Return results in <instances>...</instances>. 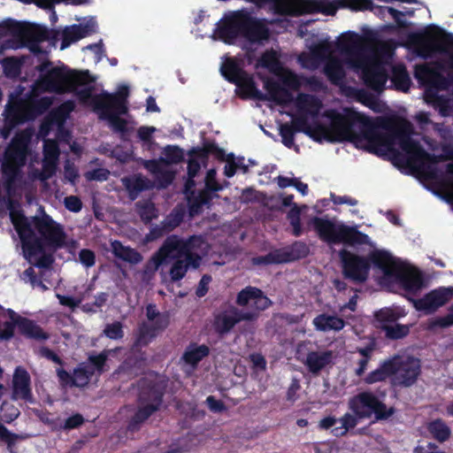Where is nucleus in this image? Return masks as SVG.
<instances>
[{
	"label": "nucleus",
	"mask_w": 453,
	"mask_h": 453,
	"mask_svg": "<svg viewBox=\"0 0 453 453\" xmlns=\"http://www.w3.org/2000/svg\"><path fill=\"white\" fill-rule=\"evenodd\" d=\"M217 172L214 168L210 169L205 176V188L210 192H218L222 189L221 185L216 179Z\"/></svg>",
	"instance_id": "obj_61"
},
{
	"label": "nucleus",
	"mask_w": 453,
	"mask_h": 453,
	"mask_svg": "<svg viewBox=\"0 0 453 453\" xmlns=\"http://www.w3.org/2000/svg\"><path fill=\"white\" fill-rule=\"evenodd\" d=\"M358 418L355 414L352 415L349 412L345 413L341 418V426H335L332 429V434L336 437L345 436L349 429L354 428L357 423Z\"/></svg>",
	"instance_id": "obj_51"
},
{
	"label": "nucleus",
	"mask_w": 453,
	"mask_h": 453,
	"mask_svg": "<svg viewBox=\"0 0 453 453\" xmlns=\"http://www.w3.org/2000/svg\"><path fill=\"white\" fill-rule=\"evenodd\" d=\"M49 60L36 66L40 73L37 81L43 91L58 95L73 93L81 86H88L96 81L88 70H73L65 65L51 66Z\"/></svg>",
	"instance_id": "obj_5"
},
{
	"label": "nucleus",
	"mask_w": 453,
	"mask_h": 453,
	"mask_svg": "<svg viewBox=\"0 0 453 453\" xmlns=\"http://www.w3.org/2000/svg\"><path fill=\"white\" fill-rule=\"evenodd\" d=\"M167 327L165 318H161L152 324L142 322L139 325L133 348L145 347L157 337L159 332Z\"/></svg>",
	"instance_id": "obj_26"
},
{
	"label": "nucleus",
	"mask_w": 453,
	"mask_h": 453,
	"mask_svg": "<svg viewBox=\"0 0 453 453\" xmlns=\"http://www.w3.org/2000/svg\"><path fill=\"white\" fill-rule=\"evenodd\" d=\"M47 27L26 21L7 19L0 22V38L12 35L26 42H45Z\"/></svg>",
	"instance_id": "obj_12"
},
{
	"label": "nucleus",
	"mask_w": 453,
	"mask_h": 453,
	"mask_svg": "<svg viewBox=\"0 0 453 453\" xmlns=\"http://www.w3.org/2000/svg\"><path fill=\"white\" fill-rule=\"evenodd\" d=\"M220 72L227 81L236 85L250 96L261 101L271 100L279 105L292 103L294 96L288 88L298 90L302 86V77L293 72H288L282 77L281 81L285 87L271 77L263 76L261 80L267 95L264 94L257 88L252 76L233 58L226 59Z\"/></svg>",
	"instance_id": "obj_3"
},
{
	"label": "nucleus",
	"mask_w": 453,
	"mask_h": 453,
	"mask_svg": "<svg viewBox=\"0 0 453 453\" xmlns=\"http://www.w3.org/2000/svg\"><path fill=\"white\" fill-rule=\"evenodd\" d=\"M305 4V14L323 13L333 16L339 9H348L352 12L372 10V0H302Z\"/></svg>",
	"instance_id": "obj_11"
},
{
	"label": "nucleus",
	"mask_w": 453,
	"mask_h": 453,
	"mask_svg": "<svg viewBox=\"0 0 453 453\" xmlns=\"http://www.w3.org/2000/svg\"><path fill=\"white\" fill-rule=\"evenodd\" d=\"M1 64L6 77L16 78L21 73L23 61L16 57H7L1 60Z\"/></svg>",
	"instance_id": "obj_50"
},
{
	"label": "nucleus",
	"mask_w": 453,
	"mask_h": 453,
	"mask_svg": "<svg viewBox=\"0 0 453 453\" xmlns=\"http://www.w3.org/2000/svg\"><path fill=\"white\" fill-rule=\"evenodd\" d=\"M250 302H253L256 310L253 311L257 315L259 311L268 309L273 304L271 299L260 288L252 286L242 288L235 300V303L242 307L248 305Z\"/></svg>",
	"instance_id": "obj_25"
},
{
	"label": "nucleus",
	"mask_w": 453,
	"mask_h": 453,
	"mask_svg": "<svg viewBox=\"0 0 453 453\" xmlns=\"http://www.w3.org/2000/svg\"><path fill=\"white\" fill-rule=\"evenodd\" d=\"M374 263L386 278H393L408 294L416 295L424 287V277L420 271L407 269L389 252L375 253Z\"/></svg>",
	"instance_id": "obj_7"
},
{
	"label": "nucleus",
	"mask_w": 453,
	"mask_h": 453,
	"mask_svg": "<svg viewBox=\"0 0 453 453\" xmlns=\"http://www.w3.org/2000/svg\"><path fill=\"white\" fill-rule=\"evenodd\" d=\"M257 314L254 311H243L232 306L228 310L214 315L212 326L215 333L223 337L229 334L238 323L251 321L257 319Z\"/></svg>",
	"instance_id": "obj_17"
},
{
	"label": "nucleus",
	"mask_w": 453,
	"mask_h": 453,
	"mask_svg": "<svg viewBox=\"0 0 453 453\" xmlns=\"http://www.w3.org/2000/svg\"><path fill=\"white\" fill-rule=\"evenodd\" d=\"M93 376V371L83 365V362L80 363L73 370L74 387L87 386Z\"/></svg>",
	"instance_id": "obj_53"
},
{
	"label": "nucleus",
	"mask_w": 453,
	"mask_h": 453,
	"mask_svg": "<svg viewBox=\"0 0 453 453\" xmlns=\"http://www.w3.org/2000/svg\"><path fill=\"white\" fill-rule=\"evenodd\" d=\"M309 254V247L303 242H295L292 245L275 249L266 255L254 257L251 262L254 265H269L287 264L304 258Z\"/></svg>",
	"instance_id": "obj_14"
},
{
	"label": "nucleus",
	"mask_w": 453,
	"mask_h": 453,
	"mask_svg": "<svg viewBox=\"0 0 453 453\" xmlns=\"http://www.w3.org/2000/svg\"><path fill=\"white\" fill-rule=\"evenodd\" d=\"M119 349H104L98 354H89L87 360L83 362L89 370L93 371V375L101 376L109 370L107 364L109 356L115 353Z\"/></svg>",
	"instance_id": "obj_33"
},
{
	"label": "nucleus",
	"mask_w": 453,
	"mask_h": 453,
	"mask_svg": "<svg viewBox=\"0 0 453 453\" xmlns=\"http://www.w3.org/2000/svg\"><path fill=\"white\" fill-rule=\"evenodd\" d=\"M3 115L4 119L17 127L30 120L26 101L21 98L12 97L6 104Z\"/></svg>",
	"instance_id": "obj_28"
},
{
	"label": "nucleus",
	"mask_w": 453,
	"mask_h": 453,
	"mask_svg": "<svg viewBox=\"0 0 453 453\" xmlns=\"http://www.w3.org/2000/svg\"><path fill=\"white\" fill-rule=\"evenodd\" d=\"M273 23V20L259 19L246 10H239L222 19L218 23L214 35L226 44H234L239 37L251 43H261L269 40L271 31L268 25Z\"/></svg>",
	"instance_id": "obj_4"
},
{
	"label": "nucleus",
	"mask_w": 453,
	"mask_h": 453,
	"mask_svg": "<svg viewBox=\"0 0 453 453\" xmlns=\"http://www.w3.org/2000/svg\"><path fill=\"white\" fill-rule=\"evenodd\" d=\"M121 180L132 201L135 200L141 192L151 188L150 181L142 175L125 177Z\"/></svg>",
	"instance_id": "obj_37"
},
{
	"label": "nucleus",
	"mask_w": 453,
	"mask_h": 453,
	"mask_svg": "<svg viewBox=\"0 0 453 453\" xmlns=\"http://www.w3.org/2000/svg\"><path fill=\"white\" fill-rule=\"evenodd\" d=\"M104 335L111 340H119L124 337V331L122 323L115 321L111 324H107L104 329Z\"/></svg>",
	"instance_id": "obj_59"
},
{
	"label": "nucleus",
	"mask_w": 453,
	"mask_h": 453,
	"mask_svg": "<svg viewBox=\"0 0 453 453\" xmlns=\"http://www.w3.org/2000/svg\"><path fill=\"white\" fill-rule=\"evenodd\" d=\"M135 207L137 214L145 225L150 224L158 217V210L150 200L137 202Z\"/></svg>",
	"instance_id": "obj_47"
},
{
	"label": "nucleus",
	"mask_w": 453,
	"mask_h": 453,
	"mask_svg": "<svg viewBox=\"0 0 453 453\" xmlns=\"http://www.w3.org/2000/svg\"><path fill=\"white\" fill-rule=\"evenodd\" d=\"M310 224L321 241L327 244L343 243L348 246L368 244L369 236L359 231L357 226H351L343 223L320 217H313Z\"/></svg>",
	"instance_id": "obj_6"
},
{
	"label": "nucleus",
	"mask_w": 453,
	"mask_h": 453,
	"mask_svg": "<svg viewBox=\"0 0 453 453\" xmlns=\"http://www.w3.org/2000/svg\"><path fill=\"white\" fill-rule=\"evenodd\" d=\"M325 115L330 119L331 129L338 135V140L354 141L362 138L373 145L387 146L396 139L405 153L397 155L399 160L429 179L435 177V165L453 158L452 149L445 148L446 155L427 152L419 142L411 137L412 126L403 119H380L378 126L389 133L380 134L376 131V125L369 117L353 110L346 109L344 113L330 110Z\"/></svg>",
	"instance_id": "obj_1"
},
{
	"label": "nucleus",
	"mask_w": 453,
	"mask_h": 453,
	"mask_svg": "<svg viewBox=\"0 0 453 453\" xmlns=\"http://www.w3.org/2000/svg\"><path fill=\"white\" fill-rule=\"evenodd\" d=\"M370 11L381 19H384L387 13L390 14L395 22V25L389 24L387 26L390 30H395L396 28H407L410 25L409 22L403 19L404 13L393 7L380 6L373 4V7Z\"/></svg>",
	"instance_id": "obj_35"
},
{
	"label": "nucleus",
	"mask_w": 453,
	"mask_h": 453,
	"mask_svg": "<svg viewBox=\"0 0 453 453\" xmlns=\"http://www.w3.org/2000/svg\"><path fill=\"white\" fill-rule=\"evenodd\" d=\"M409 40L415 45L426 46L440 52H446L453 46V34L434 24L428 25L422 32L410 34Z\"/></svg>",
	"instance_id": "obj_13"
},
{
	"label": "nucleus",
	"mask_w": 453,
	"mask_h": 453,
	"mask_svg": "<svg viewBox=\"0 0 453 453\" xmlns=\"http://www.w3.org/2000/svg\"><path fill=\"white\" fill-rule=\"evenodd\" d=\"M164 395L165 389L158 382L148 380L140 381L137 398L140 405L155 408L157 412L163 404Z\"/></svg>",
	"instance_id": "obj_21"
},
{
	"label": "nucleus",
	"mask_w": 453,
	"mask_h": 453,
	"mask_svg": "<svg viewBox=\"0 0 453 453\" xmlns=\"http://www.w3.org/2000/svg\"><path fill=\"white\" fill-rule=\"evenodd\" d=\"M113 255L133 265L139 264L142 260V254L135 249L124 246L119 241H114L111 243Z\"/></svg>",
	"instance_id": "obj_42"
},
{
	"label": "nucleus",
	"mask_w": 453,
	"mask_h": 453,
	"mask_svg": "<svg viewBox=\"0 0 453 453\" xmlns=\"http://www.w3.org/2000/svg\"><path fill=\"white\" fill-rule=\"evenodd\" d=\"M337 50L356 66H360L366 60L368 47L363 36L356 32L342 34L336 43Z\"/></svg>",
	"instance_id": "obj_16"
},
{
	"label": "nucleus",
	"mask_w": 453,
	"mask_h": 453,
	"mask_svg": "<svg viewBox=\"0 0 453 453\" xmlns=\"http://www.w3.org/2000/svg\"><path fill=\"white\" fill-rule=\"evenodd\" d=\"M363 80L365 84L375 91L384 88L388 80L386 70L380 65H372L363 70Z\"/></svg>",
	"instance_id": "obj_31"
},
{
	"label": "nucleus",
	"mask_w": 453,
	"mask_h": 453,
	"mask_svg": "<svg viewBox=\"0 0 453 453\" xmlns=\"http://www.w3.org/2000/svg\"><path fill=\"white\" fill-rule=\"evenodd\" d=\"M394 374V366L392 365L391 357L382 361L379 367L374 371L369 372L365 378L366 384H373L376 382L385 381L387 379L392 377Z\"/></svg>",
	"instance_id": "obj_43"
},
{
	"label": "nucleus",
	"mask_w": 453,
	"mask_h": 453,
	"mask_svg": "<svg viewBox=\"0 0 453 453\" xmlns=\"http://www.w3.org/2000/svg\"><path fill=\"white\" fill-rule=\"evenodd\" d=\"M324 72L328 80L334 84H338L344 78L343 68L337 59L328 61L324 67Z\"/></svg>",
	"instance_id": "obj_52"
},
{
	"label": "nucleus",
	"mask_w": 453,
	"mask_h": 453,
	"mask_svg": "<svg viewBox=\"0 0 453 453\" xmlns=\"http://www.w3.org/2000/svg\"><path fill=\"white\" fill-rule=\"evenodd\" d=\"M28 135L16 134L5 149L2 163V173L6 178L7 184L12 183L19 173V170L26 165L28 155Z\"/></svg>",
	"instance_id": "obj_8"
},
{
	"label": "nucleus",
	"mask_w": 453,
	"mask_h": 453,
	"mask_svg": "<svg viewBox=\"0 0 453 453\" xmlns=\"http://www.w3.org/2000/svg\"><path fill=\"white\" fill-rule=\"evenodd\" d=\"M287 219L292 226V234L296 237L301 236L303 234L301 224V209L297 204H294V206L288 211L287 213Z\"/></svg>",
	"instance_id": "obj_55"
},
{
	"label": "nucleus",
	"mask_w": 453,
	"mask_h": 453,
	"mask_svg": "<svg viewBox=\"0 0 453 453\" xmlns=\"http://www.w3.org/2000/svg\"><path fill=\"white\" fill-rule=\"evenodd\" d=\"M449 312L445 316L436 317L429 320L427 329L430 331L436 328H447L453 326V304L448 309Z\"/></svg>",
	"instance_id": "obj_56"
},
{
	"label": "nucleus",
	"mask_w": 453,
	"mask_h": 453,
	"mask_svg": "<svg viewBox=\"0 0 453 453\" xmlns=\"http://www.w3.org/2000/svg\"><path fill=\"white\" fill-rule=\"evenodd\" d=\"M177 243L173 238H166L159 250L147 261L143 267L144 275H152L159 266L170 259L172 250H176Z\"/></svg>",
	"instance_id": "obj_27"
},
{
	"label": "nucleus",
	"mask_w": 453,
	"mask_h": 453,
	"mask_svg": "<svg viewBox=\"0 0 453 453\" xmlns=\"http://www.w3.org/2000/svg\"><path fill=\"white\" fill-rule=\"evenodd\" d=\"M257 65L275 75H279L283 70L279 56L273 50L265 51L257 60Z\"/></svg>",
	"instance_id": "obj_45"
},
{
	"label": "nucleus",
	"mask_w": 453,
	"mask_h": 453,
	"mask_svg": "<svg viewBox=\"0 0 453 453\" xmlns=\"http://www.w3.org/2000/svg\"><path fill=\"white\" fill-rule=\"evenodd\" d=\"M99 113L100 119H107L110 122L111 129L115 133L120 134L124 139L127 134H129V128L127 127V121L119 116V112H117L115 109L106 110H95Z\"/></svg>",
	"instance_id": "obj_36"
},
{
	"label": "nucleus",
	"mask_w": 453,
	"mask_h": 453,
	"mask_svg": "<svg viewBox=\"0 0 453 453\" xmlns=\"http://www.w3.org/2000/svg\"><path fill=\"white\" fill-rule=\"evenodd\" d=\"M394 366L395 384L408 388L416 383L421 373L420 360L412 356L395 355L391 357Z\"/></svg>",
	"instance_id": "obj_15"
},
{
	"label": "nucleus",
	"mask_w": 453,
	"mask_h": 453,
	"mask_svg": "<svg viewBox=\"0 0 453 453\" xmlns=\"http://www.w3.org/2000/svg\"><path fill=\"white\" fill-rule=\"evenodd\" d=\"M166 238H173V242L177 243L176 250H172L170 259L185 257V264L188 267L191 265L194 268H197L200 265L201 257L193 252V250L200 248L203 243V239L198 235L189 236L188 239H182L176 234H172Z\"/></svg>",
	"instance_id": "obj_18"
},
{
	"label": "nucleus",
	"mask_w": 453,
	"mask_h": 453,
	"mask_svg": "<svg viewBox=\"0 0 453 453\" xmlns=\"http://www.w3.org/2000/svg\"><path fill=\"white\" fill-rule=\"evenodd\" d=\"M313 325L317 330L323 332L340 331L344 327L345 321L337 316L322 313L314 318Z\"/></svg>",
	"instance_id": "obj_39"
},
{
	"label": "nucleus",
	"mask_w": 453,
	"mask_h": 453,
	"mask_svg": "<svg viewBox=\"0 0 453 453\" xmlns=\"http://www.w3.org/2000/svg\"><path fill=\"white\" fill-rule=\"evenodd\" d=\"M146 358L143 353L128 356L119 366V370L128 375L137 376L144 372Z\"/></svg>",
	"instance_id": "obj_38"
},
{
	"label": "nucleus",
	"mask_w": 453,
	"mask_h": 453,
	"mask_svg": "<svg viewBox=\"0 0 453 453\" xmlns=\"http://www.w3.org/2000/svg\"><path fill=\"white\" fill-rule=\"evenodd\" d=\"M387 252L386 250H376L371 251L367 257L360 256L342 249L339 251V258L342 263V274L345 279L354 283H364L369 277L372 265L378 268L374 263L375 253Z\"/></svg>",
	"instance_id": "obj_9"
},
{
	"label": "nucleus",
	"mask_w": 453,
	"mask_h": 453,
	"mask_svg": "<svg viewBox=\"0 0 453 453\" xmlns=\"http://www.w3.org/2000/svg\"><path fill=\"white\" fill-rule=\"evenodd\" d=\"M12 399L34 403L35 398L31 388V377L28 372L19 366L15 369L12 378Z\"/></svg>",
	"instance_id": "obj_22"
},
{
	"label": "nucleus",
	"mask_w": 453,
	"mask_h": 453,
	"mask_svg": "<svg viewBox=\"0 0 453 453\" xmlns=\"http://www.w3.org/2000/svg\"><path fill=\"white\" fill-rule=\"evenodd\" d=\"M334 354L332 350L309 351L303 361L307 370L313 375H319L327 365L333 364Z\"/></svg>",
	"instance_id": "obj_29"
},
{
	"label": "nucleus",
	"mask_w": 453,
	"mask_h": 453,
	"mask_svg": "<svg viewBox=\"0 0 453 453\" xmlns=\"http://www.w3.org/2000/svg\"><path fill=\"white\" fill-rule=\"evenodd\" d=\"M453 297L452 287H440L426 293L419 299H413V306L417 311H425L431 314L436 311L440 307L446 304Z\"/></svg>",
	"instance_id": "obj_20"
},
{
	"label": "nucleus",
	"mask_w": 453,
	"mask_h": 453,
	"mask_svg": "<svg viewBox=\"0 0 453 453\" xmlns=\"http://www.w3.org/2000/svg\"><path fill=\"white\" fill-rule=\"evenodd\" d=\"M80 262L87 268H90L96 264V254L89 249H82L79 252Z\"/></svg>",
	"instance_id": "obj_63"
},
{
	"label": "nucleus",
	"mask_w": 453,
	"mask_h": 453,
	"mask_svg": "<svg viewBox=\"0 0 453 453\" xmlns=\"http://www.w3.org/2000/svg\"><path fill=\"white\" fill-rule=\"evenodd\" d=\"M165 158L160 160L167 165H177L184 160V150L177 145H167L164 149Z\"/></svg>",
	"instance_id": "obj_54"
},
{
	"label": "nucleus",
	"mask_w": 453,
	"mask_h": 453,
	"mask_svg": "<svg viewBox=\"0 0 453 453\" xmlns=\"http://www.w3.org/2000/svg\"><path fill=\"white\" fill-rule=\"evenodd\" d=\"M175 261L171 266L169 274L172 281L175 282L183 279L188 271V265L180 258H174Z\"/></svg>",
	"instance_id": "obj_57"
},
{
	"label": "nucleus",
	"mask_w": 453,
	"mask_h": 453,
	"mask_svg": "<svg viewBox=\"0 0 453 453\" xmlns=\"http://www.w3.org/2000/svg\"><path fill=\"white\" fill-rule=\"evenodd\" d=\"M19 439H22V436L9 431L6 427L0 433V441L7 445V449L12 452V448Z\"/></svg>",
	"instance_id": "obj_62"
},
{
	"label": "nucleus",
	"mask_w": 453,
	"mask_h": 453,
	"mask_svg": "<svg viewBox=\"0 0 453 453\" xmlns=\"http://www.w3.org/2000/svg\"><path fill=\"white\" fill-rule=\"evenodd\" d=\"M380 328L384 332L385 337L388 340H400L410 333V326L408 325L398 323L380 325Z\"/></svg>",
	"instance_id": "obj_48"
},
{
	"label": "nucleus",
	"mask_w": 453,
	"mask_h": 453,
	"mask_svg": "<svg viewBox=\"0 0 453 453\" xmlns=\"http://www.w3.org/2000/svg\"><path fill=\"white\" fill-rule=\"evenodd\" d=\"M52 103V98L50 96H42L38 99H31L28 102H26L30 120H34L35 118L46 112L51 106Z\"/></svg>",
	"instance_id": "obj_46"
},
{
	"label": "nucleus",
	"mask_w": 453,
	"mask_h": 453,
	"mask_svg": "<svg viewBox=\"0 0 453 453\" xmlns=\"http://www.w3.org/2000/svg\"><path fill=\"white\" fill-rule=\"evenodd\" d=\"M94 32L89 24H73L66 26L61 32L60 50L68 48L72 43L80 41Z\"/></svg>",
	"instance_id": "obj_30"
},
{
	"label": "nucleus",
	"mask_w": 453,
	"mask_h": 453,
	"mask_svg": "<svg viewBox=\"0 0 453 453\" xmlns=\"http://www.w3.org/2000/svg\"><path fill=\"white\" fill-rule=\"evenodd\" d=\"M374 317L380 325L395 323L398 317L390 309H381L375 312Z\"/></svg>",
	"instance_id": "obj_60"
},
{
	"label": "nucleus",
	"mask_w": 453,
	"mask_h": 453,
	"mask_svg": "<svg viewBox=\"0 0 453 453\" xmlns=\"http://www.w3.org/2000/svg\"><path fill=\"white\" fill-rule=\"evenodd\" d=\"M296 103L299 110L304 111L313 117L319 114L322 107V103L317 96L305 93H299Z\"/></svg>",
	"instance_id": "obj_44"
},
{
	"label": "nucleus",
	"mask_w": 453,
	"mask_h": 453,
	"mask_svg": "<svg viewBox=\"0 0 453 453\" xmlns=\"http://www.w3.org/2000/svg\"><path fill=\"white\" fill-rule=\"evenodd\" d=\"M211 349L206 344L190 342L185 349L181 360L192 368H196L198 364L210 355Z\"/></svg>",
	"instance_id": "obj_32"
},
{
	"label": "nucleus",
	"mask_w": 453,
	"mask_h": 453,
	"mask_svg": "<svg viewBox=\"0 0 453 453\" xmlns=\"http://www.w3.org/2000/svg\"><path fill=\"white\" fill-rule=\"evenodd\" d=\"M10 319L13 320L14 329L16 326L20 334L27 339L36 341H45L49 339V334L32 319L18 315L13 310H7Z\"/></svg>",
	"instance_id": "obj_24"
},
{
	"label": "nucleus",
	"mask_w": 453,
	"mask_h": 453,
	"mask_svg": "<svg viewBox=\"0 0 453 453\" xmlns=\"http://www.w3.org/2000/svg\"><path fill=\"white\" fill-rule=\"evenodd\" d=\"M155 412V408L145 407L139 404V407L134 415L127 421V431L130 433H136L140 431L144 422L148 420Z\"/></svg>",
	"instance_id": "obj_41"
},
{
	"label": "nucleus",
	"mask_w": 453,
	"mask_h": 453,
	"mask_svg": "<svg viewBox=\"0 0 453 453\" xmlns=\"http://www.w3.org/2000/svg\"><path fill=\"white\" fill-rule=\"evenodd\" d=\"M430 436L440 443L447 441L451 436V429L442 418H435L426 425Z\"/></svg>",
	"instance_id": "obj_40"
},
{
	"label": "nucleus",
	"mask_w": 453,
	"mask_h": 453,
	"mask_svg": "<svg viewBox=\"0 0 453 453\" xmlns=\"http://www.w3.org/2000/svg\"><path fill=\"white\" fill-rule=\"evenodd\" d=\"M290 126L293 127L296 133H303L313 140L319 142L321 141L320 136H325L327 132L326 127L321 124H318L313 128L311 127L307 117L303 115L293 119Z\"/></svg>",
	"instance_id": "obj_34"
},
{
	"label": "nucleus",
	"mask_w": 453,
	"mask_h": 453,
	"mask_svg": "<svg viewBox=\"0 0 453 453\" xmlns=\"http://www.w3.org/2000/svg\"><path fill=\"white\" fill-rule=\"evenodd\" d=\"M129 88L127 85L119 87L116 93L111 94L103 91L93 97L94 110L115 109L117 112L126 114L127 112V97Z\"/></svg>",
	"instance_id": "obj_19"
},
{
	"label": "nucleus",
	"mask_w": 453,
	"mask_h": 453,
	"mask_svg": "<svg viewBox=\"0 0 453 453\" xmlns=\"http://www.w3.org/2000/svg\"><path fill=\"white\" fill-rule=\"evenodd\" d=\"M349 408L359 419L369 418L374 415L377 420H386L395 412L394 407L388 408L378 396L369 391L358 393L351 397Z\"/></svg>",
	"instance_id": "obj_10"
},
{
	"label": "nucleus",
	"mask_w": 453,
	"mask_h": 453,
	"mask_svg": "<svg viewBox=\"0 0 453 453\" xmlns=\"http://www.w3.org/2000/svg\"><path fill=\"white\" fill-rule=\"evenodd\" d=\"M42 215L27 218L22 211L11 210L10 219L28 256L42 254L35 265L47 268L54 261L51 255L44 253V247L58 250L65 246L66 234L63 226L48 215L42 207Z\"/></svg>",
	"instance_id": "obj_2"
},
{
	"label": "nucleus",
	"mask_w": 453,
	"mask_h": 453,
	"mask_svg": "<svg viewBox=\"0 0 453 453\" xmlns=\"http://www.w3.org/2000/svg\"><path fill=\"white\" fill-rule=\"evenodd\" d=\"M189 157L197 158V160L205 161L208 160L211 153L209 152L208 142L203 143V147H193L188 152Z\"/></svg>",
	"instance_id": "obj_64"
},
{
	"label": "nucleus",
	"mask_w": 453,
	"mask_h": 453,
	"mask_svg": "<svg viewBox=\"0 0 453 453\" xmlns=\"http://www.w3.org/2000/svg\"><path fill=\"white\" fill-rule=\"evenodd\" d=\"M392 81L397 89L407 91L410 88L411 79L403 65H398L393 67Z\"/></svg>",
	"instance_id": "obj_49"
},
{
	"label": "nucleus",
	"mask_w": 453,
	"mask_h": 453,
	"mask_svg": "<svg viewBox=\"0 0 453 453\" xmlns=\"http://www.w3.org/2000/svg\"><path fill=\"white\" fill-rule=\"evenodd\" d=\"M279 134L281 137V142L288 149L295 146V129L288 123L281 124L280 127Z\"/></svg>",
	"instance_id": "obj_58"
},
{
	"label": "nucleus",
	"mask_w": 453,
	"mask_h": 453,
	"mask_svg": "<svg viewBox=\"0 0 453 453\" xmlns=\"http://www.w3.org/2000/svg\"><path fill=\"white\" fill-rule=\"evenodd\" d=\"M415 76L423 84H426L437 90L448 89L453 83V76H444L438 70L426 65H418L415 70Z\"/></svg>",
	"instance_id": "obj_23"
}]
</instances>
